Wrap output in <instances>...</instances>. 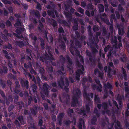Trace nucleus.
I'll return each mask as SVG.
<instances>
[{
	"mask_svg": "<svg viewBox=\"0 0 129 129\" xmlns=\"http://www.w3.org/2000/svg\"><path fill=\"white\" fill-rule=\"evenodd\" d=\"M58 30L59 33L62 34L63 39H64L65 42H66L67 41V38L65 36H63L64 35V31L63 28L61 27H60L58 28Z\"/></svg>",
	"mask_w": 129,
	"mask_h": 129,
	"instance_id": "nucleus-37",
	"label": "nucleus"
},
{
	"mask_svg": "<svg viewBox=\"0 0 129 129\" xmlns=\"http://www.w3.org/2000/svg\"><path fill=\"white\" fill-rule=\"evenodd\" d=\"M59 99L60 101L62 103H64L65 104H66L68 105V101L69 100L70 96L68 95H67L66 96H64L63 98V100H62V99L60 96Z\"/></svg>",
	"mask_w": 129,
	"mask_h": 129,
	"instance_id": "nucleus-21",
	"label": "nucleus"
},
{
	"mask_svg": "<svg viewBox=\"0 0 129 129\" xmlns=\"http://www.w3.org/2000/svg\"><path fill=\"white\" fill-rule=\"evenodd\" d=\"M98 67L101 71L100 72L99 71L98 69H95L94 71V74L95 75H98V76L101 79L103 78L104 73L102 71L103 67L102 64H100V62L98 63Z\"/></svg>",
	"mask_w": 129,
	"mask_h": 129,
	"instance_id": "nucleus-12",
	"label": "nucleus"
},
{
	"mask_svg": "<svg viewBox=\"0 0 129 129\" xmlns=\"http://www.w3.org/2000/svg\"><path fill=\"white\" fill-rule=\"evenodd\" d=\"M108 103L109 104V107L110 108H112V109L110 110L109 108L107 103L104 102L102 104V113L103 114H105L106 113L108 115L111 116H112L115 119L114 121V122L115 123V129H123L121 128V125L120 122L118 121H117L115 120V114L114 110L112 107V105L111 102L110 100L108 101Z\"/></svg>",
	"mask_w": 129,
	"mask_h": 129,
	"instance_id": "nucleus-4",
	"label": "nucleus"
},
{
	"mask_svg": "<svg viewBox=\"0 0 129 129\" xmlns=\"http://www.w3.org/2000/svg\"><path fill=\"white\" fill-rule=\"evenodd\" d=\"M122 71V77L125 80L127 79V76L126 73V71L124 69L123 67L121 68Z\"/></svg>",
	"mask_w": 129,
	"mask_h": 129,
	"instance_id": "nucleus-40",
	"label": "nucleus"
},
{
	"mask_svg": "<svg viewBox=\"0 0 129 129\" xmlns=\"http://www.w3.org/2000/svg\"><path fill=\"white\" fill-rule=\"evenodd\" d=\"M0 84L3 88H4L6 86V84H5V81L1 80L0 81Z\"/></svg>",
	"mask_w": 129,
	"mask_h": 129,
	"instance_id": "nucleus-60",
	"label": "nucleus"
},
{
	"mask_svg": "<svg viewBox=\"0 0 129 129\" xmlns=\"http://www.w3.org/2000/svg\"><path fill=\"white\" fill-rule=\"evenodd\" d=\"M37 83L38 85L39 86L40 89H42L41 87V83L42 82L39 77H37Z\"/></svg>",
	"mask_w": 129,
	"mask_h": 129,
	"instance_id": "nucleus-58",
	"label": "nucleus"
},
{
	"mask_svg": "<svg viewBox=\"0 0 129 129\" xmlns=\"http://www.w3.org/2000/svg\"><path fill=\"white\" fill-rule=\"evenodd\" d=\"M66 57L68 60V66L69 67H71L72 65V60L68 56H67Z\"/></svg>",
	"mask_w": 129,
	"mask_h": 129,
	"instance_id": "nucleus-43",
	"label": "nucleus"
},
{
	"mask_svg": "<svg viewBox=\"0 0 129 129\" xmlns=\"http://www.w3.org/2000/svg\"><path fill=\"white\" fill-rule=\"evenodd\" d=\"M41 47L42 49H44L45 48L44 41L43 39H41Z\"/></svg>",
	"mask_w": 129,
	"mask_h": 129,
	"instance_id": "nucleus-57",
	"label": "nucleus"
},
{
	"mask_svg": "<svg viewBox=\"0 0 129 129\" xmlns=\"http://www.w3.org/2000/svg\"><path fill=\"white\" fill-rule=\"evenodd\" d=\"M64 115V113H61L59 114L58 117V120L59 122V124L61 125L62 122V118Z\"/></svg>",
	"mask_w": 129,
	"mask_h": 129,
	"instance_id": "nucleus-34",
	"label": "nucleus"
},
{
	"mask_svg": "<svg viewBox=\"0 0 129 129\" xmlns=\"http://www.w3.org/2000/svg\"><path fill=\"white\" fill-rule=\"evenodd\" d=\"M100 18L101 20L104 21L107 25H108L110 24L109 21L108 19H106L107 16L106 14H103L101 16Z\"/></svg>",
	"mask_w": 129,
	"mask_h": 129,
	"instance_id": "nucleus-24",
	"label": "nucleus"
},
{
	"mask_svg": "<svg viewBox=\"0 0 129 129\" xmlns=\"http://www.w3.org/2000/svg\"><path fill=\"white\" fill-rule=\"evenodd\" d=\"M58 44L59 47L61 48V49L62 50L63 52L65 51L66 50V46L65 44L64 43L60 40H58V42L57 43L56 42H55V45Z\"/></svg>",
	"mask_w": 129,
	"mask_h": 129,
	"instance_id": "nucleus-17",
	"label": "nucleus"
},
{
	"mask_svg": "<svg viewBox=\"0 0 129 129\" xmlns=\"http://www.w3.org/2000/svg\"><path fill=\"white\" fill-rule=\"evenodd\" d=\"M20 82L23 87H25L27 89L28 88V81L27 80L24 81L21 79L20 80Z\"/></svg>",
	"mask_w": 129,
	"mask_h": 129,
	"instance_id": "nucleus-29",
	"label": "nucleus"
},
{
	"mask_svg": "<svg viewBox=\"0 0 129 129\" xmlns=\"http://www.w3.org/2000/svg\"><path fill=\"white\" fill-rule=\"evenodd\" d=\"M101 34V33L100 32H97L96 33V36L94 37L93 38L94 42L92 40L89 39V41L90 42L91 41V42L90 43L88 42L87 43L88 45L91 48L92 53L90 52L88 50H87L86 52V54L87 56L89 57V60L92 63L94 64H95L96 61L93 59V58L97 53L98 52L97 49H97H99V46L96 43H98L99 41V37L100 39H102L100 37Z\"/></svg>",
	"mask_w": 129,
	"mask_h": 129,
	"instance_id": "nucleus-3",
	"label": "nucleus"
},
{
	"mask_svg": "<svg viewBox=\"0 0 129 129\" xmlns=\"http://www.w3.org/2000/svg\"><path fill=\"white\" fill-rule=\"evenodd\" d=\"M103 1L104 2L105 6V11H107L109 10L108 8L109 5L107 3V0H103Z\"/></svg>",
	"mask_w": 129,
	"mask_h": 129,
	"instance_id": "nucleus-48",
	"label": "nucleus"
},
{
	"mask_svg": "<svg viewBox=\"0 0 129 129\" xmlns=\"http://www.w3.org/2000/svg\"><path fill=\"white\" fill-rule=\"evenodd\" d=\"M17 119L20 122L21 124H24L26 123L25 121L23 119L22 116H20Z\"/></svg>",
	"mask_w": 129,
	"mask_h": 129,
	"instance_id": "nucleus-41",
	"label": "nucleus"
},
{
	"mask_svg": "<svg viewBox=\"0 0 129 129\" xmlns=\"http://www.w3.org/2000/svg\"><path fill=\"white\" fill-rule=\"evenodd\" d=\"M116 27L118 28V34L119 35H123L125 32L124 30V27L123 26L120 25L119 24H116Z\"/></svg>",
	"mask_w": 129,
	"mask_h": 129,
	"instance_id": "nucleus-19",
	"label": "nucleus"
},
{
	"mask_svg": "<svg viewBox=\"0 0 129 129\" xmlns=\"http://www.w3.org/2000/svg\"><path fill=\"white\" fill-rule=\"evenodd\" d=\"M87 29H88V33L89 36L91 37L92 36V34L91 30V27L90 25H89L87 27Z\"/></svg>",
	"mask_w": 129,
	"mask_h": 129,
	"instance_id": "nucleus-46",
	"label": "nucleus"
},
{
	"mask_svg": "<svg viewBox=\"0 0 129 129\" xmlns=\"http://www.w3.org/2000/svg\"><path fill=\"white\" fill-rule=\"evenodd\" d=\"M122 38V37L119 36H118V39L119 41V43L118 46L116 45L113 46V48L111 47L109 45H108L106 47L104 48V50L105 53L108 50L109 51V53H108L107 55V57L109 58H110L112 55L113 54L115 56H117V53L115 50L117 49L118 48L120 49V48L122 46V45L121 43V39Z\"/></svg>",
	"mask_w": 129,
	"mask_h": 129,
	"instance_id": "nucleus-5",
	"label": "nucleus"
},
{
	"mask_svg": "<svg viewBox=\"0 0 129 129\" xmlns=\"http://www.w3.org/2000/svg\"><path fill=\"white\" fill-rule=\"evenodd\" d=\"M113 67V64L112 62H110L109 63L108 67L106 66L105 67L104 69L105 72L106 73L107 72V75L110 78H111L112 75H113L116 74V71H114L111 72V67Z\"/></svg>",
	"mask_w": 129,
	"mask_h": 129,
	"instance_id": "nucleus-11",
	"label": "nucleus"
},
{
	"mask_svg": "<svg viewBox=\"0 0 129 129\" xmlns=\"http://www.w3.org/2000/svg\"><path fill=\"white\" fill-rule=\"evenodd\" d=\"M78 126L79 129H82V124H83L84 128H85L84 122L83 119L80 118L78 123Z\"/></svg>",
	"mask_w": 129,
	"mask_h": 129,
	"instance_id": "nucleus-30",
	"label": "nucleus"
},
{
	"mask_svg": "<svg viewBox=\"0 0 129 129\" xmlns=\"http://www.w3.org/2000/svg\"><path fill=\"white\" fill-rule=\"evenodd\" d=\"M114 125L113 123L110 124L108 121V119L106 120V123H103L102 126L103 127V129H113Z\"/></svg>",
	"mask_w": 129,
	"mask_h": 129,
	"instance_id": "nucleus-16",
	"label": "nucleus"
},
{
	"mask_svg": "<svg viewBox=\"0 0 129 129\" xmlns=\"http://www.w3.org/2000/svg\"><path fill=\"white\" fill-rule=\"evenodd\" d=\"M94 100L95 102V103L97 104V107L99 109H100L102 106V105L100 104H99L98 103H100L101 102L99 98L98 97V95H95Z\"/></svg>",
	"mask_w": 129,
	"mask_h": 129,
	"instance_id": "nucleus-25",
	"label": "nucleus"
},
{
	"mask_svg": "<svg viewBox=\"0 0 129 129\" xmlns=\"http://www.w3.org/2000/svg\"><path fill=\"white\" fill-rule=\"evenodd\" d=\"M28 115L29 116V117L30 118V113L27 110H25L24 112L23 115L25 116L26 115Z\"/></svg>",
	"mask_w": 129,
	"mask_h": 129,
	"instance_id": "nucleus-61",
	"label": "nucleus"
},
{
	"mask_svg": "<svg viewBox=\"0 0 129 129\" xmlns=\"http://www.w3.org/2000/svg\"><path fill=\"white\" fill-rule=\"evenodd\" d=\"M47 20L48 22L52 24L54 28H55L57 25V23L53 19H50L49 18H47Z\"/></svg>",
	"mask_w": 129,
	"mask_h": 129,
	"instance_id": "nucleus-35",
	"label": "nucleus"
},
{
	"mask_svg": "<svg viewBox=\"0 0 129 129\" xmlns=\"http://www.w3.org/2000/svg\"><path fill=\"white\" fill-rule=\"evenodd\" d=\"M49 87L50 86L47 84L44 83L43 85L42 90L46 96H48L49 95Z\"/></svg>",
	"mask_w": 129,
	"mask_h": 129,
	"instance_id": "nucleus-18",
	"label": "nucleus"
},
{
	"mask_svg": "<svg viewBox=\"0 0 129 129\" xmlns=\"http://www.w3.org/2000/svg\"><path fill=\"white\" fill-rule=\"evenodd\" d=\"M98 7L100 12H102L104 11V7L103 5H99Z\"/></svg>",
	"mask_w": 129,
	"mask_h": 129,
	"instance_id": "nucleus-47",
	"label": "nucleus"
},
{
	"mask_svg": "<svg viewBox=\"0 0 129 129\" xmlns=\"http://www.w3.org/2000/svg\"><path fill=\"white\" fill-rule=\"evenodd\" d=\"M39 25L41 28H40V27L39 26L38 28V30L40 32H43V25L41 23L40 20H39Z\"/></svg>",
	"mask_w": 129,
	"mask_h": 129,
	"instance_id": "nucleus-45",
	"label": "nucleus"
},
{
	"mask_svg": "<svg viewBox=\"0 0 129 129\" xmlns=\"http://www.w3.org/2000/svg\"><path fill=\"white\" fill-rule=\"evenodd\" d=\"M82 84L83 86V89L84 90L83 96L84 98V102L85 103L86 109L85 110L84 108H81L80 110L78 108V106L80 107V104L78 102V100L80 98L81 92L80 90L78 88H74L73 89V92L74 95L72 97V101L71 104V106L75 107L77 108V111L79 114H81L86 117L87 116V115L90 113V108L89 106L92 105V102L90 98H92L93 95L92 93H90L87 94L86 92V90L88 88L84 86V82H91L92 80L91 78L88 77L87 78L86 77L83 78Z\"/></svg>",
	"mask_w": 129,
	"mask_h": 129,
	"instance_id": "nucleus-1",
	"label": "nucleus"
},
{
	"mask_svg": "<svg viewBox=\"0 0 129 129\" xmlns=\"http://www.w3.org/2000/svg\"><path fill=\"white\" fill-rule=\"evenodd\" d=\"M24 27H19L16 29V32L18 35H19L21 33V32L24 31Z\"/></svg>",
	"mask_w": 129,
	"mask_h": 129,
	"instance_id": "nucleus-42",
	"label": "nucleus"
},
{
	"mask_svg": "<svg viewBox=\"0 0 129 129\" xmlns=\"http://www.w3.org/2000/svg\"><path fill=\"white\" fill-rule=\"evenodd\" d=\"M99 30V27L98 25H95L94 26L93 28V30L94 32L97 31Z\"/></svg>",
	"mask_w": 129,
	"mask_h": 129,
	"instance_id": "nucleus-63",
	"label": "nucleus"
},
{
	"mask_svg": "<svg viewBox=\"0 0 129 129\" xmlns=\"http://www.w3.org/2000/svg\"><path fill=\"white\" fill-rule=\"evenodd\" d=\"M95 82L98 84V86L93 84H92V88L94 90H97L98 91L101 92L102 90V86L100 84V82L98 79L96 78L95 79Z\"/></svg>",
	"mask_w": 129,
	"mask_h": 129,
	"instance_id": "nucleus-15",
	"label": "nucleus"
},
{
	"mask_svg": "<svg viewBox=\"0 0 129 129\" xmlns=\"http://www.w3.org/2000/svg\"><path fill=\"white\" fill-rule=\"evenodd\" d=\"M46 49L48 50L49 56H48L47 54L46 53L43 56L40 57V60L41 61L43 62H45L46 63H48V61H52L54 60V59L52 54L51 52L52 51V50L51 48L48 47H46Z\"/></svg>",
	"mask_w": 129,
	"mask_h": 129,
	"instance_id": "nucleus-9",
	"label": "nucleus"
},
{
	"mask_svg": "<svg viewBox=\"0 0 129 129\" xmlns=\"http://www.w3.org/2000/svg\"><path fill=\"white\" fill-rule=\"evenodd\" d=\"M24 67L26 68H32V66L31 62L29 61V62L28 65H27L26 63H24Z\"/></svg>",
	"mask_w": 129,
	"mask_h": 129,
	"instance_id": "nucleus-51",
	"label": "nucleus"
},
{
	"mask_svg": "<svg viewBox=\"0 0 129 129\" xmlns=\"http://www.w3.org/2000/svg\"><path fill=\"white\" fill-rule=\"evenodd\" d=\"M124 97V95H122L121 96L119 94H118L117 95V99L119 102V107H118L116 102L114 100L113 101V104L116 106L118 110V111L117 112V114H120V112L121 111V109L122 107V100H123Z\"/></svg>",
	"mask_w": 129,
	"mask_h": 129,
	"instance_id": "nucleus-10",
	"label": "nucleus"
},
{
	"mask_svg": "<svg viewBox=\"0 0 129 129\" xmlns=\"http://www.w3.org/2000/svg\"><path fill=\"white\" fill-rule=\"evenodd\" d=\"M24 73L25 75V76H28L30 79H31L34 77L33 76L31 75L29 73H27L25 71Z\"/></svg>",
	"mask_w": 129,
	"mask_h": 129,
	"instance_id": "nucleus-54",
	"label": "nucleus"
},
{
	"mask_svg": "<svg viewBox=\"0 0 129 129\" xmlns=\"http://www.w3.org/2000/svg\"><path fill=\"white\" fill-rule=\"evenodd\" d=\"M33 13L38 18H39L40 16V14L39 12L37 11H34L33 12Z\"/></svg>",
	"mask_w": 129,
	"mask_h": 129,
	"instance_id": "nucleus-50",
	"label": "nucleus"
},
{
	"mask_svg": "<svg viewBox=\"0 0 129 129\" xmlns=\"http://www.w3.org/2000/svg\"><path fill=\"white\" fill-rule=\"evenodd\" d=\"M111 42L112 43H116L117 42V37L116 36L113 37L112 36Z\"/></svg>",
	"mask_w": 129,
	"mask_h": 129,
	"instance_id": "nucleus-49",
	"label": "nucleus"
},
{
	"mask_svg": "<svg viewBox=\"0 0 129 129\" xmlns=\"http://www.w3.org/2000/svg\"><path fill=\"white\" fill-rule=\"evenodd\" d=\"M47 69L48 72L50 74V78L52 79L53 78L52 74L53 72V68L52 66H51L50 67L48 68Z\"/></svg>",
	"mask_w": 129,
	"mask_h": 129,
	"instance_id": "nucleus-39",
	"label": "nucleus"
},
{
	"mask_svg": "<svg viewBox=\"0 0 129 129\" xmlns=\"http://www.w3.org/2000/svg\"><path fill=\"white\" fill-rule=\"evenodd\" d=\"M77 11L82 14H84V10L80 7L78 9Z\"/></svg>",
	"mask_w": 129,
	"mask_h": 129,
	"instance_id": "nucleus-62",
	"label": "nucleus"
},
{
	"mask_svg": "<svg viewBox=\"0 0 129 129\" xmlns=\"http://www.w3.org/2000/svg\"><path fill=\"white\" fill-rule=\"evenodd\" d=\"M39 109V110H41V111H43V108L41 107L40 108H38L37 107H35L34 109L32 108L30 109V111L32 114L34 115H35L37 114V109Z\"/></svg>",
	"mask_w": 129,
	"mask_h": 129,
	"instance_id": "nucleus-28",
	"label": "nucleus"
},
{
	"mask_svg": "<svg viewBox=\"0 0 129 129\" xmlns=\"http://www.w3.org/2000/svg\"><path fill=\"white\" fill-rule=\"evenodd\" d=\"M58 86H57L56 82L52 83V85L53 87L56 88L60 87L62 89H64V90L68 92L69 91V88L68 87L69 86V83L68 79L66 77L63 78L61 76V78L59 80H57Z\"/></svg>",
	"mask_w": 129,
	"mask_h": 129,
	"instance_id": "nucleus-6",
	"label": "nucleus"
},
{
	"mask_svg": "<svg viewBox=\"0 0 129 129\" xmlns=\"http://www.w3.org/2000/svg\"><path fill=\"white\" fill-rule=\"evenodd\" d=\"M120 2L121 4H119L118 6V10L119 11H122L123 10V8L122 6V5L124 6L125 5V3L124 0H118Z\"/></svg>",
	"mask_w": 129,
	"mask_h": 129,
	"instance_id": "nucleus-36",
	"label": "nucleus"
},
{
	"mask_svg": "<svg viewBox=\"0 0 129 129\" xmlns=\"http://www.w3.org/2000/svg\"><path fill=\"white\" fill-rule=\"evenodd\" d=\"M94 116L92 118L91 120L88 121L89 122H90L92 124H95L96 121V117H98L100 116V113L96 108L94 109Z\"/></svg>",
	"mask_w": 129,
	"mask_h": 129,
	"instance_id": "nucleus-14",
	"label": "nucleus"
},
{
	"mask_svg": "<svg viewBox=\"0 0 129 129\" xmlns=\"http://www.w3.org/2000/svg\"><path fill=\"white\" fill-rule=\"evenodd\" d=\"M36 126L35 124H31L30 125V126L28 128H26V129H35Z\"/></svg>",
	"mask_w": 129,
	"mask_h": 129,
	"instance_id": "nucleus-64",
	"label": "nucleus"
},
{
	"mask_svg": "<svg viewBox=\"0 0 129 129\" xmlns=\"http://www.w3.org/2000/svg\"><path fill=\"white\" fill-rule=\"evenodd\" d=\"M55 5L52 2L50 1L49 3H48V5L46 7L47 9H52L51 11L48 10L47 11V13L48 15L51 16L53 18L55 17V14L56 17L59 16L57 12L54 10V9L55 8Z\"/></svg>",
	"mask_w": 129,
	"mask_h": 129,
	"instance_id": "nucleus-8",
	"label": "nucleus"
},
{
	"mask_svg": "<svg viewBox=\"0 0 129 129\" xmlns=\"http://www.w3.org/2000/svg\"><path fill=\"white\" fill-rule=\"evenodd\" d=\"M104 87L105 88L104 90V92L105 93V94H104V98H105L107 97L108 94V91L107 90V88H108L109 89H112V85L110 84V83L108 82L107 84H105L104 85Z\"/></svg>",
	"mask_w": 129,
	"mask_h": 129,
	"instance_id": "nucleus-20",
	"label": "nucleus"
},
{
	"mask_svg": "<svg viewBox=\"0 0 129 129\" xmlns=\"http://www.w3.org/2000/svg\"><path fill=\"white\" fill-rule=\"evenodd\" d=\"M74 24V26L73 27V30H76L78 29V21L79 20V19L78 18H74L73 19Z\"/></svg>",
	"mask_w": 129,
	"mask_h": 129,
	"instance_id": "nucleus-27",
	"label": "nucleus"
},
{
	"mask_svg": "<svg viewBox=\"0 0 129 129\" xmlns=\"http://www.w3.org/2000/svg\"><path fill=\"white\" fill-rule=\"evenodd\" d=\"M74 3L78 5H79L78 2L76 0H73ZM72 0H67L63 4L62 8L65 9L66 11L64 12V14L66 18H72V14L69 12L70 6L72 5Z\"/></svg>",
	"mask_w": 129,
	"mask_h": 129,
	"instance_id": "nucleus-7",
	"label": "nucleus"
},
{
	"mask_svg": "<svg viewBox=\"0 0 129 129\" xmlns=\"http://www.w3.org/2000/svg\"><path fill=\"white\" fill-rule=\"evenodd\" d=\"M102 29L103 30V34L104 35V36L106 37V38L108 39H109V38L110 34L109 33L107 34V29L106 28L104 27H103Z\"/></svg>",
	"mask_w": 129,
	"mask_h": 129,
	"instance_id": "nucleus-33",
	"label": "nucleus"
},
{
	"mask_svg": "<svg viewBox=\"0 0 129 129\" xmlns=\"http://www.w3.org/2000/svg\"><path fill=\"white\" fill-rule=\"evenodd\" d=\"M37 89V86L34 84L31 85L29 89V93L31 94L30 90H32L34 94V101L35 103H36L37 102V100L36 98L38 99H39L38 96L36 91Z\"/></svg>",
	"mask_w": 129,
	"mask_h": 129,
	"instance_id": "nucleus-13",
	"label": "nucleus"
},
{
	"mask_svg": "<svg viewBox=\"0 0 129 129\" xmlns=\"http://www.w3.org/2000/svg\"><path fill=\"white\" fill-rule=\"evenodd\" d=\"M3 52L5 54V56L8 59H10V57L9 56V55L8 53V52L6 51V50H3Z\"/></svg>",
	"mask_w": 129,
	"mask_h": 129,
	"instance_id": "nucleus-53",
	"label": "nucleus"
},
{
	"mask_svg": "<svg viewBox=\"0 0 129 129\" xmlns=\"http://www.w3.org/2000/svg\"><path fill=\"white\" fill-rule=\"evenodd\" d=\"M67 67L71 75L72 76L73 75L74 71L72 69L69 67L68 66H67Z\"/></svg>",
	"mask_w": 129,
	"mask_h": 129,
	"instance_id": "nucleus-59",
	"label": "nucleus"
},
{
	"mask_svg": "<svg viewBox=\"0 0 129 129\" xmlns=\"http://www.w3.org/2000/svg\"><path fill=\"white\" fill-rule=\"evenodd\" d=\"M22 26L23 25V24L21 23V21L19 20L18 19H17L16 22L14 25L15 26L16 28H17L18 26Z\"/></svg>",
	"mask_w": 129,
	"mask_h": 129,
	"instance_id": "nucleus-44",
	"label": "nucleus"
},
{
	"mask_svg": "<svg viewBox=\"0 0 129 129\" xmlns=\"http://www.w3.org/2000/svg\"><path fill=\"white\" fill-rule=\"evenodd\" d=\"M15 83L16 85V87L15 88L13 89V90L15 93L18 94L20 92V91L17 89V88L19 86V83L18 81H16Z\"/></svg>",
	"mask_w": 129,
	"mask_h": 129,
	"instance_id": "nucleus-38",
	"label": "nucleus"
},
{
	"mask_svg": "<svg viewBox=\"0 0 129 129\" xmlns=\"http://www.w3.org/2000/svg\"><path fill=\"white\" fill-rule=\"evenodd\" d=\"M63 66V64H62L61 67V69L57 72V73L58 74L60 75L61 76H65L66 75V74L65 73V71L64 70Z\"/></svg>",
	"mask_w": 129,
	"mask_h": 129,
	"instance_id": "nucleus-32",
	"label": "nucleus"
},
{
	"mask_svg": "<svg viewBox=\"0 0 129 129\" xmlns=\"http://www.w3.org/2000/svg\"><path fill=\"white\" fill-rule=\"evenodd\" d=\"M4 71L2 69L0 68V74H2L3 72L4 73H7V68L6 67H5L3 68Z\"/></svg>",
	"mask_w": 129,
	"mask_h": 129,
	"instance_id": "nucleus-52",
	"label": "nucleus"
},
{
	"mask_svg": "<svg viewBox=\"0 0 129 129\" xmlns=\"http://www.w3.org/2000/svg\"><path fill=\"white\" fill-rule=\"evenodd\" d=\"M30 38L34 40L33 44L35 47L37 48L38 45L36 44V42L37 39V37L35 36H34L33 34H31L29 35Z\"/></svg>",
	"mask_w": 129,
	"mask_h": 129,
	"instance_id": "nucleus-31",
	"label": "nucleus"
},
{
	"mask_svg": "<svg viewBox=\"0 0 129 129\" xmlns=\"http://www.w3.org/2000/svg\"><path fill=\"white\" fill-rule=\"evenodd\" d=\"M71 47L70 48V51L73 55L75 54L77 57L79 58L76 61V63L78 69L76 72L75 74V78L78 81L80 80V75L83 74L84 72V68L81 63L83 64L84 60L83 57L81 56L79 52L77 49V48H80L81 46V44L75 39L72 41L71 40Z\"/></svg>",
	"mask_w": 129,
	"mask_h": 129,
	"instance_id": "nucleus-2",
	"label": "nucleus"
},
{
	"mask_svg": "<svg viewBox=\"0 0 129 129\" xmlns=\"http://www.w3.org/2000/svg\"><path fill=\"white\" fill-rule=\"evenodd\" d=\"M25 41L24 42V43L23 41H17L16 43V45L17 46H18L20 48L23 47L24 45H27L28 44V43L26 40H25Z\"/></svg>",
	"mask_w": 129,
	"mask_h": 129,
	"instance_id": "nucleus-22",
	"label": "nucleus"
},
{
	"mask_svg": "<svg viewBox=\"0 0 129 129\" xmlns=\"http://www.w3.org/2000/svg\"><path fill=\"white\" fill-rule=\"evenodd\" d=\"M45 37L46 38L47 40L49 42L52 43L53 42V39L52 36L51 35H50L49 37V39L47 37V35L48 34V33L47 30H45Z\"/></svg>",
	"mask_w": 129,
	"mask_h": 129,
	"instance_id": "nucleus-23",
	"label": "nucleus"
},
{
	"mask_svg": "<svg viewBox=\"0 0 129 129\" xmlns=\"http://www.w3.org/2000/svg\"><path fill=\"white\" fill-rule=\"evenodd\" d=\"M3 48L4 49H6L8 48L9 49H12V47L11 45L9 43L8 45H5L3 46Z\"/></svg>",
	"mask_w": 129,
	"mask_h": 129,
	"instance_id": "nucleus-56",
	"label": "nucleus"
},
{
	"mask_svg": "<svg viewBox=\"0 0 129 129\" xmlns=\"http://www.w3.org/2000/svg\"><path fill=\"white\" fill-rule=\"evenodd\" d=\"M118 56L120 57L121 61L123 62H125L126 61V55L124 53H119L117 54Z\"/></svg>",
	"mask_w": 129,
	"mask_h": 129,
	"instance_id": "nucleus-26",
	"label": "nucleus"
},
{
	"mask_svg": "<svg viewBox=\"0 0 129 129\" xmlns=\"http://www.w3.org/2000/svg\"><path fill=\"white\" fill-rule=\"evenodd\" d=\"M74 111L72 109H69L68 111V115L71 117H72V114L73 113Z\"/></svg>",
	"mask_w": 129,
	"mask_h": 129,
	"instance_id": "nucleus-55",
	"label": "nucleus"
}]
</instances>
